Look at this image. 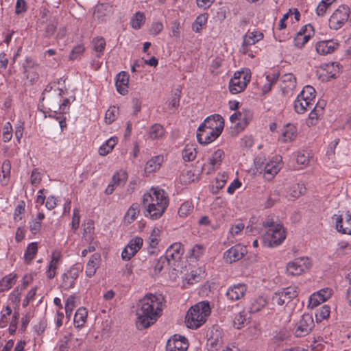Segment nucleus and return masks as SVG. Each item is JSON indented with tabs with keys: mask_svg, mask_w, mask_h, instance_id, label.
Instances as JSON below:
<instances>
[{
	"mask_svg": "<svg viewBox=\"0 0 351 351\" xmlns=\"http://www.w3.org/2000/svg\"><path fill=\"white\" fill-rule=\"evenodd\" d=\"M38 252V243L32 242L28 244L24 254V261L26 264H30Z\"/></svg>",
	"mask_w": 351,
	"mask_h": 351,
	"instance_id": "nucleus-38",
	"label": "nucleus"
},
{
	"mask_svg": "<svg viewBox=\"0 0 351 351\" xmlns=\"http://www.w3.org/2000/svg\"><path fill=\"white\" fill-rule=\"evenodd\" d=\"M296 129L292 125H287L280 138L281 141L286 143L291 141L295 137Z\"/></svg>",
	"mask_w": 351,
	"mask_h": 351,
	"instance_id": "nucleus-47",
	"label": "nucleus"
},
{
	"mask_svg": "<svg viewBox=\"0 0 351 351\" xmlns=\"http://www.w3.org/2000/svg\"><path fill=\"white\" fill-rule=\"evenodd\" d=\"M193 204L191 202H184L178 210L180 217H186L193 210Z\"/></svg>",
	"mask_w": 351,
	"mask_h": 351,
	"instance_id": "nucleus-59",
	"label": "nucleus"
},
{
	"mask_svg": "<svg viewBox=\"0 0 351 351\" xmlns=\"http://www.w3.org/2000/svg\"><path fill=\"white\" fill-rule=\"evenodd\" d=\"M129 75L126 72L121 71L116 77V88L121 95H125L128 92Z\"/></svg>",
	"mask_w": 351,
	"mask_h": 351,
	"instance_id": "nucleus-24",
	"label": "nucleus"
},
{
	"mask_svg": "<svg viewBox=\"0 0 351 351\" xmlns=\"http://www.w3.org/2000/svg\"><path fill=\"white\" fill-rule=\"evenodd\" d=\"M17 275L10 273L5 276L0 281V292L8 291L16 283Z\"/></svg>",
	"mask_w": 351,
	"mask_h": 351,
	"instance_id": "nucleus-32",
	"label": "nucleus"
},
{
	"mask_svg": "<svg viewBox=\"0 0 351 351\" xmlns=\"http://www.w3.org/2000/svg\"><path fill=\"white\" fill-rule=\"evenodd\" d=\"M289 302L286 299V298L284 296L282 291H279L278 292H276L271 297V301L269 303H268V305H278V306H282L285 303H288Z\"/></svg>",
	"mask_w": 351,
	"mask_h": 351,
	"instance_id": "nucleus-55",
	"label": "nucleus"
},
{
	"mask_svg": "<svg viewBox=\"0 0 351 351\" xmlns=\"http://www.w3.org/2000/svg\"><path fill=\"white\" fill-rule=\"evenodd\" d=\"M196 149L194 145H186L182 150V158L185 161H192L196 158Z\"/></svg>",
	"mask_w": 351,
	"mask_h": 351,
	"instance_id": "nucleus-49",
	"label": "nucleus"
},
{
	"mask_svg": "<svg viewBox=\"0 0 351 351\" xmlns=\"http://www.w3.org/2000/svg\"><path fill=\"white\" fill-rule=\"evenodd\" d=\"M75 307V298L73 295L69 296L65 302V313L67 317H70Z\"/></svg>",
	"mask_w": 351,
	"mask_h": 351,
	"instance_id": "nucleus-62",
	"label": "nucleus"
},
{
	"mask_svg": "<svg viewBox=\"0 0 351 351\" xmlns=\"http://www.w3.org/2000/svg\"><path fill=\"white\" fill-rule=\"evenodd\" d=\"M40 64L30 57L26 58L23 64L24 74L27 79L31 82H34L39 77Z\"/></svg>",
	"mask_w": 351,
	"mask_h": 351,
	"instance_id": "nucleus-13",
	"label": "nucleus"
},
{
	"mask_svg": "<svg viewBox=\"0 0 351 351\" xmlns=\"http://www.w3.org/2000/svg\"><path fill=\"white\" fill-rule=\"evenodd\" d=\"M163 162V157L162 156H156L149 160L145 167V171L150 173L160 169L162 162Z\"/></svg>",
	"mask_w": 351,
	"mask_h": 351,
	"instance_id": "nucleus-34",
	"label": "nucleus"
},
{
	"mask_svg": "<svg viewBox=\"0 0 351 351\" xmlns=\"http://www.w3.org/2000/svg\"><path fill=\"white\" fill-rule=\"evenodd\" d=\"M286 238L285 230L282 224H277L269 228L262 236V243L267 247H275L280 245Z\"/></svg>",
	"mask_w": 351,
	"mask_h": 351,
	"instance_id": "nucleus-5",
	"label": "nucleus"
},
{
	"mask_svg": "<svg viewBox=\"0 0 351 351\" xmlns=\"http://www.w3.org/2000/svg\"><path fill=\"white\" fill-rule=\"evenodd\" d=\"M204 251V245L196 244L191 250V256L197 260L203 255Z\"/></svg>",
	"mask_w": 351,
	"mask_h": 351,
	"instance_id": "nucleus-64",
	"label": "nucleus"
},
{
	"mask_svg": "<svg viewBox=\"0 0 351 351\" xmlns=\"http://www.w3.org/2000/svg\"><path fill=\"white\" fill-rule=\"evenodd\" d=\"M332 219L335 222L336 229L338 232L351 234V213L348 211L342 215H335Z\"/></svg>",
	"mask_w": 351,
	"mask_h": 351,
	"instance_id": "nucleus-11",
	"label": "nucleus"
},
{
	"mask_svg": "<svg viewBox=\"0 0 351 351\" xmlns=\"http://www.w3.org/2000/svg\"><path fill=\"white\" fill-rule=\"evenodd\" d=\"M249 317H247V313L243 311L237 315L234 319V326L240 329L243 327L247 322Z\"/></svg>",
	"mask_w": 351,
	"mask_h": 351,
	"instance_id": "nucleus-58",
	"label": "nucleus"
},
{
	"mask_svg": "<svg viewBox=\"0 0 351 351\" xmlns=\"http://www.w3.org/2000/svg\"><path fill=\"white\" fill-rule=\"evenodd\" d=\"M267 304V303L264 298L258 297L252 302L249 307V313H255L256 312H258L263 307H265Z\"/></svg>",
	"mask_w": 351,
	"mask_h": 351,
	"instance_id": "nucleus-48",
	"label": "nucleus"
},
{
	"mask_svg": "<svg viewBox=\"0 0 351 351\" xmlns=\"http://www.w3.org/2000/svg\"><path fill=\"white\" fill-rule=\"evenodd\" d=\"M88 312L85 308H79L74 315V324L77 328L82 327L86 323Z\"/></svg>",
	"mask_w": 351,
	"mask_h": 351,
	"instance_id": "nucleus-39",
	"label": "nucleus"
},
{
	"mask_svg": "<svg viewBox=\"0 0 351 351\" xmlns=\"http://www.w3.org/2000/svg\"><path fill=\"white\" fill-rule=\"evenodd\" d=\"M247 291L244 284H237L230 287L226 291V296L230 301H236L242 298Z\"/></svg>",
	"mask_w": 351,
	"mask_h": 351,
	"instance_id": "nucleus-22",
	"label": "nucleus"
},
{
	"mask_svg": "<svg viewBox=\"0 0 351 351\" xmlns=\"http://www.w3.org/2000/svg\"><path fill=\"white\" fill-rule=\"evenodd\" d=\"M264 38L263 33L258 30L248 31L245 34L243 38L242 45H256Z\"/></svg>",
	"mask_w": 351,
	"mask_h": 351,
	"instance_id": "nucleus-28",
	"label": "nucleus"
},
{
	"mask_svg": "<svg viewBox=\"0 0 351 351\" xmlns=\"http://www.w3.org/2000/svg\"><path fill=\"white\" fill-rule=\"evenodd\" d=\"M212 335L208 339L206 346L209 351H217L223 344L222 337L221 332L218 330H215V332L212 330Z\"/></svg>",
	"mask_w": 351,
	"mask_h": 351,
	"instance_id": "nucleus-29",
	"label": "nucleus"
},
{
	"mask_svg": "<svg viewBox=\"0 0 351 351\" xmlns=\"http://www.w3.org/2000/svg\"><path fill=\"white\" fill-rule=\"evenodd\" d=\"M79 269L72 267L62 275V287L66 289L74 286L75 282L79 276Z\"/></svg>",
	"mask_w": 351,
	"mask_h": 351,
	"instance_id": "nucleus-23",
	"label": "nucleus"
},
{
	"mask_svg": "<svg viewBox=\"0 0 351 351\" xmlns=\"http://www.w3.org/2000/svg\"><path fill=\"white\" fill-rule=\"evenodd\" d=\"M169 205L168 195L165 191L158 187L151 188L142 197L144 215L152 220L161 217Z\"/></svg>",
	"mask_w": 351,
	"mask_h": 351,
	"instance_id": "nucleus-2",
	"label": "nucleus"
},
{
	"mask_svg": "<svg viewBox=\"0 0 351 351\" xmlns=\"http://www.w3.org/2000/svg\"><path fill=\"white\" fill-rule=\"evenodd\" d=\"M332 294V290L330 288H324L317 292L313 293L309 298L308 306L311 308H315L319 305L321 303L324 302Z\"/></svg>",
	"mask_w": 351,
	"mask_h": 351,
	"instance_id": "nucleus-18",
	"label": "nucleus"
},
{
	"mask_svg": "<svg viewBox=\"0 0 351 351\" xmlns=\"http://www.w3.org/2000/svg\"><path fill=\"white\" fill-rule=\"evenodd\" d=\"M281 291L289 302L298 296L299 293L298 287L295 285L284 288Z\"/></svg>",
	"mask_w": 351,
	"mask_h": 351,
	"instance_id": "nucleus-56",
	"label": "nucleus"
},
{
	"mask_svg": "<svg viewBox=\"0 0 351 351\" xmlns=\"http://www.w3.org/2000/svg\"><path fill=\"white\" fill-rule=\"evenodd\" d=\"M223 119L219 114H214L207 117L199 128L211 130H219L221 133L223 129Z\"/></svg>",
	"mask_w": 351,
	"mask_h": 351,
	"instance_id": "nucleus-17",
	"label": "nucleus"
},
{
	"mask_svg": "<svg viewBox=\"0 0 351 351\" xmlns=\"http://www.w3.org/2000/svg\"><path fill=\"white\" fill-rule=\"evenodd\" d=\"M210 314V307L208 302H200L192 306L187 312L185 322L188 328L196 329L206 322Z\"/></svg>",
	"mask_w": 351,
	"mask_h": 351,
	"instance_id": "nucleus-4",
	"label": "nucleus"
},
{
	"mask_svg": "<svg viewBox=\"0 0 351 351\" xmlns=\"http://www.w3.org/2000/svg\"><path fill=\"white\" fill-rule=\"evenodd\" d=\"M111 12V7L108 4L101 3L96 5L94 11V17L98 20L104 18Z\"/></svg>",
	"mask_w": 351,
	"mask_h": 351,
	"instance_id": "nucleus-40",
	"label": "nucleus"
},
{
	"mask_svg": "<svg viewBox=\"0 0 351 351\" xmlns=\"http://www.w3.org/2000/svg\"><path fill=\"white\" fill-rule=\"evenodd\" d=\"M221 134L219 130H211L208 128L204 129L198 128L197 132V139L201 144H208L215 141Z\"/></svg>",
	"mask_w": 351,
	"mask_h": 351,
	"instance_id": "nucleus-20",
	"label": "nucleus"
},
{
	"mask_svg": "<svg viewBox=\"0 0 351 351\" xmlns=\"http://www.w3.org/2000/svg\"><path fill=\"white\" fill-rule=\"evenodd\" d=\"M279 87L285 95H290L293 93L296 86V77L291 73L278 75V80Z\"/></svg>",
	"mask_w": 351,
	"mask_h": 351,
	"instance_id": "nucleus-9",
	"label": "nucleus"
},
{
	"mask_svg": "<svg viewBox=\"0 0 351 351\" xmlns=\"http://www.w3.org/2000/svg\"><path fill=\"white\" fill-rule=\"evenodd\" d=\"M3 141L5 143L10 141L12 136V126L10 122H6L3 128Z\"/></svg>",
	"mask_w": 351,
	"mask_h": 351,
	"instance_id": "nucleus-63",
	"label": "nucleus"
},
{
	"mask_svg": "<svg viewBox=\"0 0 351 351\" xmlns=\"http://www.w3.org/2000/svg\"><path fill=\"white\" fill-rule=\"evenodd\" d=\"M314 327V322L311 315L304 314L295 325V334L297 337L308 335Z\"/></svg>",
	"mask_w": 351,
	"mask_h": 351,
	"instance_id": "nucleus-10",
	"label": "nucleus"
},
{
	"mask_svg": "<svg viewBox=\"0 0 351 351\" xmlns=\"http://www.w3.org/2000/svg\"><path fill=\"white\" fill-rule=\"evenodd\" d=\"M140 213V206L137 203L132 204L124 216V222L130 224L137 218Z\"/></svg>",
	"mask_w": 351,
	"mask_h": 351,
	"instance_id": "nucleus-33",
	"label": "nucleus"
},
{
	"mask_svg": "<svg viewBox=\"0 0 351 351\" xmlns=\"http://www.w3.org/2000/svg\"><path fill=\"white\" fill-rule=\"evenodd\" d=\"M311 263L306 256L296 258L287 265V273L289 276H299L307 271Z\"/></svg>",
	"mask_w": 351,
	"mask_h": 351,
	"instance_id": "nucleus-8",
	"label": "nucleus"
},
{
	"mask_svg": "<svg viewBox=\"0 0 351 351\" xmlns=\"http://www.w3.org/2000/svg\"><path fill=\"white\" fill-rule=\"evenodd\" d=\"M256 173L263 174L264 178L270 180L279 172L282 168V157L276 155L267 160L264 156L256 157L254 162Z\"/></svg>",
	"mask_w": 351,
	"mask_h": 351,
	"instance_id": "nucleus-3",
	"label": "nucleus"
},
{
	"mask_svg": "<svg viewBox=\"0 0 351 351\" xmlns=\"http://www.w3.org/2000/svg\"><path fill=\"white\" fill-rule=\"evenodd\" d=\"M118 142L117 137L112 136L108 139L104 143H103L99 149V154L101 156H106L111 152Z\"/></svg>",
	"mask_w": 351,
	"mask_h": 351,
	"instance_id": "nucleus-35",
	"label": "nucleus"
},
{
	"mask_svg": "<svg viewBox=\"0 0 351 351\" xmlns=\"http://www.w3.org/2000/svg\"><path fill=\"white\" fill-rule=\"evenodd\" d=\"M118 113L119 109L115 106L108 108L105 114V122L108 124L112 123L117 119Z\"/></svg>",
	"mask_w": 351,
	"mask_h": 351,
	"instance_id": "nucleus-60",
	"label": "nucleus"
},
{
	"mask_svg": "<svg viewBox=\"0 0 351 351\" xmlns=\"http://www.w3.org/2000/svg\"><path fill=\"white\" fill-rule=\"evenodd\" d=\"M93 46L94 51L97 53L96 56L100 58L104 53L106 43L103 37H97L93 40Z\"/></svg>",
	"mask_w": 351,
	"mask_h": 351,
	"instance_id": "nucleus-43",
	"label": "nucleus"
},
{
	"mask_svg": "<svg viewBox=\"0 0 351 351\" xmlns=\"http://www.w3.org/2000/svg\"><path fill=\"white\" fill-rule=\"evenodd\" d=\"M239 51L251 58H254L256 54L261 51V48L256 45H241Z\"/></svg>",
	"mask_w": 351,
	"mask_h": 351,
	"instance_id": "nucleus-45",
	"label": "nucleus"
},
{
	"mask_svg": "<svg viewBox=\"0 0 351 351\" xmlns=\"http://www.w3.org/2000/svg\"><path fill=\"white\" fill-rule=\"evenodd\" d=\"M165 136V129L160 124L153 125L149 130L148 136L152 140L160 139Z\"/></svg>",
	"mask_w": 351,
	"mask_h": 351,
	"instance_id": "nucleus-42",
	"label": "nucleus"
},
{
	"mask_svg": "<svg viewBox=\"0 0 351 351\" xmlns=\"http://www.w3.org/2000/svg\"><path fill=\"white\" fill-rule=\"evenodd\" d=\"M100 261L101 256L98 253H95L90 257L85 271L87 277L91 278L95 274L97 269L99 267Z\"/></svg>",
	"mask_w": 351,
	"mask_h": 351,
	"instance_id": "nucleus-26",
	"label": "nucleus"
},
{
	"mask_svg": "<svg viewBox=\"0 0 351 351\" xmlns=\"http://www.w3.org/2000/svg\"><path fill=\"white\" fill-rule=\"evenodd\" d=\"M252 114L249 110L243 112H236L232 114L230 120L234 125V128L237 130H243L248 124L251 119Z\"/></svg>",
	"mask_w": 351,
	"mask_h": 351,
	"instance_id": "nucleus-14",
	"label": "nucleus"
},
{
	"mask_svg": "<svg viewBox=\"0 0 351 351\" xmlns=\"http://www.w3.org/2000/svg\"><path fill=\"white\" fill-rule=\"evenodd\" d=\"M324 113V106L317 103L308 114L306 123L308 127H312L317 124L319 118Z\"/></svg>",
	"mask_w": 351,
	"mask_h": 351,
	"instance_id": "nucleus-25",
	"label": "nucleus"
},
{
	"mask_svg": "<svg viewBox=\"0 0 351 351\" xmlns=\"http://www.w3.org/2000/svg\"><path fill=\"white\" fill-rule=\"evenodd\" d=\"M224 157V152L223 150L218 149L214 152L208 159V165L210 166L207 173L214 171L219 167L221 164L222 160Z\"/></svg>",
	"mask_w": 351,
	"mask_h": 351,
	"instance_id": "nucleus-27",
	"label": "nucleus"
},
{
	"mask_svg": "<svg viewBox=\"0 0 351 351\" xmlns=\"http://www.w3.org/2000/svg\"><path fill=\"white\" fill-rule=\"evenodd\" d=\"M295 160L298 167L302 169L311 165L313 161V156L307 152H298L295 155Z\"/></svg>",
	"mask_w": 351,
	"mask_h": 351,
	"instance_id": "nucleus-31",
	"label": "nucleus"
},
{
	"mask_svg": "<svg viewBox=\"0 0 351 351\" xmlns=\"http://www.w3.org/2000/svg\"><path fill=\"white\" fill-rule=\"evenodd\" d=\"M171 265L167 257L160 256L158 259L153 262L152 267L154 270V274H157L160 273L165 267Z\"/></svg>",
	"mask_w": 351,
	"mask_h": 351,
	"instance_id": "nucleus-50",
	"label": "nucleus"
},
{
	"mask_svg": "<svg viewBox=\"0 0 351 351\" xmlns=\"http://www.w3.org/2000/svg\"><path fill=\"white\" fill-rule=\"evenodd\" d=\"M160 239V230L158 228H154L149 237V244L152 248L156 247Z\"/></svg>",
	"mask_w": 351,
	"mask_h": 351,
	"instance_id": "nucleus-57",
	"label": "nucleus"
},
{
	"mask_svg": "<svg viewBox=\"0 0 351 351\" xmlns=\"http://www.w3.org/2000/svg\"><path fill=\"white\" fill-rule=\"evenodd\" d=\"M306 191V188L304 184H295L292 186L290 189V195L293 197H298L301 195L304 194Z\"/></svg>",
	"mask_w": 351,
	"mask_h": 351,
	"instance_id": "nucleus-61",
	"label": "nucleus"
},
{
	"mask_svg": "<svg viewBox=\"0 0 351 351\" xmlns=\"http://www.w3.org/2000/svg\"><path fill=\"white\" fill-rule=\"evenodd\" d=\"M184 254V248L180 243H174L171 245L164 256L167 258L170 264L175 265V263L179 261Z\"/></svg>",
	"mask_w": 351,
	"mask_h": 351,
	"instance_id": "nucleus-19",
	"label": "nucleus"
},
{
	"mask_svg": "<svg viewBox=\"0 0 351 351\" xmlns=\"http://www.w3.org/2000/svg\"><path fill=\"white\" fill-rule=\"evenodd\" d=\"M339 46L338 42L334 40H322L317 43L315 48L320 55H327L334 52Z\"/></svg>",
	"mask_w": 351,
	"mask_h": 351,
	"instance_id": "nucleus-21",
	"label": "nucleus"
},
{
	"mask_svg": "<svg viewBox=\"0 0 351 351\" xmlns=\"http://www.w3.org/2000/svg\"><path fill=\"white\" fill-rule=\"evenodd\" d=\"M128 178V176L125 171L119 170L112 176V182L114 183V185L121 186L125 184Z\"/></svg>",
	"mask_w": 351,
	"mask_h": 351,
	"instance_id": "nucleus-44",
	"label": "nucleus"
},
{
	"mask_svg": "<svg viewBox=\"0 0 351 351\" xmlns=\"http://www.w3.org/2000/svg\"><path fill=\"white\" fill-rule=\"evenodd\" d=\"M189 343L184 337L175 335L167 341L166 351H186Z\"/></svg>",
	"mask_w": 351,
	"mask_h": 351,
	"instance_id": "nucleus-16",
	"label": "nucleus"
},
{
	"mask_svg": "<svg viewBox=\"0 0 351 351\" xmlns=\"http://www.w3.org/2000/svg\"><path fill=\"white\" fill-rule=\"evenodd\" d=\"M143 240L141 237H136L130 241L121 253L124 261L130 260L143 246Z\"/></svg>",
	"mask_w": 351,
	"mask_h": 351,
	"instance_id": "nucleus-12",
	"label": "nucleus"
},
{
	"mask_svg": "<svg viewBox=\"0 0 351 351\" xmlns=\"http://www.w3.org/2000/svg\"><path fill=\"white\" fill-rule=\"evenodd\" d=\"M307 27H302L294 38V45L298 48H302L309 40L310 35L305 34Z\"/></svg>",
	"mask_w": 351,
	"mask_h": 351,
	"instance_id": "nucleus-36",
	"label": "nucleus"
},
{
	"mask_svg": "<svg viewBox=\"0 0 351 351\" xmlns=\"http://www.w3.org/2000/svg\"><path fill=\"white\" fill-rule=\"evenodd\" d=\"M298 96L313 105L315 99V90L311 86H305Z\"/></svg>",
	"mask_w": 351,
	"mask_h": 351,
	"instance_id": "nucleus-37",
	"label": "nucleus"
},
{
	"mask_svg": "<svg viewBox=\"0 0 351 351\" xmlns=\"http://www.w3.org/2000/svg\"><path fill=\"white\" fill-rule=\"evenodd\" d=\"M250 74L247 72H236L229 83L230 92L232 94H237L242 92L250 82Z\"/></svg>",
	"mask_w": 351,
	"mask_h": 351,
	"instance_id": "nucleus-6",
	"label": "nucleus"
},
{
	"mask_svg": "<svg viewBox=\"0 0 351 351\" xmlns=\"http://www.w3.org/2000/svg\"><path fill=\"white\" fill-rule=\"evenodd\" d=\"M324 69L328 73V77L334 78L340 71L339 64L337 62H330L324 65Z\"/></svg>",
	"mask_w": 351,
	"mask_h": 351,
	"instance_id": "nucleus-53",
	"label": "nucleus"
},
{
	"mask_svg": "<svg viewBox=\"0 0 351 351\" xmlns=\"http://www.w3.org/2000/svg\"><path fill=\"white\" fill-rule=\"evenodd\" d=\"M336 0H322L316 8V14L319 16L326 14L328 9Z\"/></svg>",
	"mask_w": 351,
	"mask_h": 351,
	"instance_id": "nucleus-54",
	"label": "nucleus"
},
{
	"mask_svg": "<svg viewBox=\"0 0 351 351\" xmlns=\"http://www.w3.org/2000/svg\"><path fill=\"white\" fill-rule=\"evenodd\" d=\"M313 106L309 101L299 98V96H297L294 101V110L298 114H304L308 108H311Z\"/></svg>",
	"mask_w": 351,
	"mask_h": 351,
	"instance_id": "nucleus-41",
	"label": "nucleus"
},
{
	"mask_svg": "<svg viewBox=\"0 0 351 351\" xmlns=\"http://www.w3.org/2000/svg\"><path fill=\"white\" fill-rule=\"evenodd\" d=\"M244 228L245 225L242 222H238L235 224H233L230 228L228 238L231 239L241 236L243 233Z\"/></svg>",
	"mask_w": 351,
	"mask_h": 351,
	"instance_id": "nucleus-51",
	"label": "nucleus"
},
{
	"mask_svg": "<svg viewBox=\"0 0 351 351\" xmlns=\"http://www.w3.org/2000/svg\"><path fill=\"white\" fill-rule=\"evenodd\" d=\"M60 262V255L58 252H54L52 254L51 259L48 265L46 271L47 277L49 279H52L56 274V269H58Z\"/></svg>",
	"mask_w": 351,
	"mask_h": 351,
	"instance_id": "nucleus-30",
	"label": "nucleus"
},
{
	"mask_svg": "<svg viewBox=\"0 0 351 351\" xmlns=\"http://www.w3.org/2000/svg\"><path fill=\"white\" fill-rule=\"evenodd\" d=\"M162 298L152 293L147 294L138 303L136 326L144 329L154 324L162 314Z\"/></svg>",
	"mask_w": 351,
	"mask_h": 351,
	"instance_id": "nucleus-1",
	"label": "nucleus"
},
{
	"mask_svg": "<svg viewBox=\"0 0 351 351\" xmlns=\"http://www.w3.org/2000/svg\"><path fill=\"white\" fill-rule=\"evenodd\" d=\"M246 253V247L237 244L225 252L223 258L226 262L232 263L241 259Z\"/></svg>",
	"mask_w": 351,
	"mask_h": 351,
	"instance_id": "nucleus-15",
	"label": "nucleus"
},
{
	"mask_svg": "<svg viewBox=\"0 0 351 351\" xmlns=\"http://www.w3.org/2000/svg\"><path fill=\"white\" fill-rule=\"evenodd\" d=\"M145 16L143 12H136L131 18L130 24L132 28L139 29L145 23Z\"/></svg>",
	"mask_w": 351,
	"mask_h": 351,
	"instance_id": "nucleus-46",
	"label": "nucleus"
},
{
	"mask_svg": "<svg viewBox=\"0 0 351 351\" xmlns=\"http://www.w3.org/2000/svg\"><path fill=\"white\" fill-rule=\"evenodd\" d=\"M350 8L347 5H340L335 10L329 19V26L331 29L337 30L348 20Z\"/></svg>",
	"mask_w": 351,
	"mask_h": 351,
	"instance_id": "nucleus-7",
	"label": "nucleus"
},
{
	"mask_svg": "<svg viewBox=\"0 0 351 351\" xmlns=\"http://www.w3.org/2000/svg\"><path fill=\"white\" fill-rule=\"evenodd\" d=\"M278 79V74L276 73H274L266 76V83L263 85L262 88V91L263 93H269L274 84H275Z\"/></svg>",
	"mask_w": 351,
	"mask_h": 351,
	"instance_id": "nucleus-52",
	"label": "nucleus"
}]
</instances>
